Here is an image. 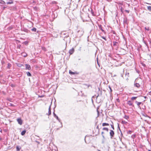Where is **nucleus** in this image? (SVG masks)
<instances>
[{"instance_id": "nucleus-18", "label": "nucleus", "mask_w": 151, "mask_h": 151, "mask_svg": "<svg viewBox=\"0 0 151 151\" xmlns=\"http://www.w3.org/2000/svg\"><path fill=\"white\" fill-rule=\"evenodd\" d=\"M109 124L106 123H103L102 124V126H109Z\"/></svg>"}, {"instance_id": "nucleus-34", "label": "nucleus", "mask_w": 151, "mask_h": 151, "mask_svg": "<svg viewBox=\"0 0 151 151\" xmlns=\"http://www.w3.org/2000/svg\"><path fill=\"white\" fill-rule=\"evenodd\" d=\"M117 124H118V129H119V130L120 132H121V130L119 127V124L118 123Z\"/></svg>"}, {"instance_id": "nucleus-8", "label": "nucleus", "mask_w": 151, "mask_h": 151, "mask_svg": "<svg viewBox=\"0 0 151 151\" xmlns=\"http://www.w3.org/2000/svg\"><path fill=\"white\" fill-rule=\"evenodd\" d=\"M99 29H101V31L103 32L104 34H105L106 33V32H105V31L103 29V28L102 27V26L101 25H99Z\"/></svg>"}, {"instance_id": "nucleus-27", "label": "nucleus", "mask_w": 151, "mask_h": 151, "mask_svg": "<svg viewBox=\"0 0 151 151\" xmlns=\"http://www.w3.org/2000/svg\"><path fill=\"white\" fill-rule=\"evenodd\" d=\"M0 3L1 4H5V2L2 0H0Z\"/></svg>"}, {"instance_id": "nucleus-39", "label": "nucleus", "mask_w": 151, "mask_h": 151, "mask_svg": "<svg viewBox=\"0 0 151 151\" xmlns=\"http://www.w3.org/2000/svg\"><path fill=\"white\" fill-rule=\"evenodd\" d=\"M22 56H23L24 57H25L26 56H27V54H24V53H23L22 54Z\"/></svg>"}, {"instance_id": "nucleus-37", "label": "nucleus", "mask_w": 151, "mask_h": 151, "mask_svg": "<svg viewBox=\"0 0 151 151\" xmlns=\"http://www.w3.org/2000/svg\"><path fill=\"white\" fill-rule=\"evenodd\" d=\"M101 37L103 38V39H104L105 41H106L107 40L106 39V37H104L103 36H101Z\"/></svg>"}, {"instance_id": "nucleus-57", "label": "nucleus", "mask_w": 151, "mask_h": 151, "mask_svg": "<svg viewBox=\"0 0 151 151\" xmlns=\"http://www.w3.org/2000/svg\"><path fill=\"white\" fill-rule=\"evenodd\" d=\"M150 102H151V100H150Z\"/></svg>"}, {"instance_id": "nucleus-22", "label": "nucleus", "mask_w": 151, "mask_h": 151, "mask_svg": "<svg viewBox=\"0 0 151 151\" xmlns=\"http://www.w3.org/2000/svg\"><path fill=\"white\" fill-rule=\"evenodd\" d=\"M121 123L123 124H126L127 123V122H126L124 120H122V121L121 122Z\"/></svg>"}, {"instance_id": "nucleus-13", "label": "nucleus", "mask_w": 151, "mask_h": 151, "mask_svg": "<svg viewBox=\"0 0 151 151\" xmlns=\"http://www.w3.org/2000/svg\"><path fill=\"white\" fill-rule=\"evenodd\" d=\"M8 0H6V1H8ZM10 1H9L7 2V4H13V1H12V0H9Z\"/></svg>"}, {"instance_id": "nucleus-47", "label": "nucleus", "mask_w": 151, "mask_h": 151, "mask_svg": "<svg viewBox=\"0 0 151 151\" xmlns=\"http://www.w3.org/2000/svg\"><path fill=\"white\" fill-rule=\"evenodd\" d=\"M96 128H97V129H98L99 130V126H97V127H96Z\"/></svg>"}, {"instance_id": "nucleus-53", "label": "nucleus", "mask_w": 151, "mask_h": 151, "mask_svg": "<svg viewBox=\"0 0 151 151\" xmlns=\"http://www.w3.org/2000/svg\"><path fill=\"white\" fill-rule=\"evenodd\" d=\"M93 96V97H95V96Z\"/></svg>"}, {"instance_id": "nucleus-21", "label": "nucleus", "mask_w": 151, "mask_h": 151, "mask_svg": "<svg viewBox=\"0 0 151 151\" xmlns=\"http://www.w3.org/2000/svg\"><path fill=\"white\" fill-rule=\"evenodd\" d=\"M26 74L28 76H32V75L30 73H29V72H27Z\"/></svg>"}, {"instance_id": "nucleus-15", "label": "nucleus", "mask_w": 151, "mask_h": 151, "mask_svg": "<svg viewBox=\"0 0 151 151\" xmlns=\"http://www.w3.org/2000/svg\"><path fill=\"white\" fill-rule=\"evenodd\" d=\"M129 73H126L125 76L126 77V80L128 79V78L129 77Z\"/></svg>"}, {"instance_id": "nucleus-28", "label": "nucleus", "mask_w": 151, "mask_h": 151, "mask_svg": "<svg viewBox=\"0 0 151 151\" xmlns=\"http://www.w3.org/2000/svg\"><path fill=\"white\" fill-rule=\"evenodd\" d=\"M137 97H132L131 98V99L132 100H134L136 99H137Z\"/></svg>"}, {"instance_id": "nucleus-32", "label": "nucleus", "mask_w": 151, "mask_h": 151, "mask_svg": "<svg viewBox=\"0 0 151 151\" xmlns=\"http://www.w3.org/2000/svg\"><path fill=\"white\" fill-rule=\"evenodd\" d=\"M132 131L129 130L127 131V133L128 134H131L132 133Z\"/></svg>"}, {"instance_id": "nucleus-12", "label": "nucleus", "mask_w": 151, "mask_h": 151, "mask_svg": "<svg viewBox=\"0 0 151 151\" xmlns=\"http://www.w3.org/2000/svg\"><path fill=\"white\" fill-rule=\"evenodd\" d=\"M135 103H136L137 104V106H138V107H139L140 108L139 105L140 104H142V103L141 102H137V101H135Z\"/></svg>"}, {"instance_id": "nucleus-33", "label": "nucleus", "mask_w": 151, "mask_h": 151, "mask_svg": "<svg viewBox=\"0 0 151 151\" xmlns=\"http://www.w3.org/2000/svg\"><path fill=\"white\" fill-rule=\"evenodd\" d=\"M85 86H87L88 88L90 86L91 87V85L90 84L87 85V84H85Z\"/></svg>"}, {"instance_id": "nucleus-5", "label": "nucleus", "mask_w": 151, "mask_h": 151, "mask_svg": "<svg viewBox=\"0 0 151 151\" xmlns=\"http://www.w3.org/2000/svg\"><path fill=\"white\" fill-rule=\"evenodd\" d=\"M113 46H118L119 45V43L118 42L116 41H113Z\"/></svg>"}, {"instance_id": "nucleus-10", "label": "nucleus", "mask_w": 151, "mask_h": 151, "mask_svg": "<svg viewBox=\"0 0 151 151\" xmlns=\"http://www.w3.org/2000/svg\"><path fill=\"white\" fill-rule=\"evenodd\" d=\"M123 23L124 24H128V22L127 18H124Z\"/></svg>"}, {"instance_id": "nucleus-54", "label": "nucleus", "mask_w": 151, "mask_h": 151, "mask_svg": "<svg viewBox=\"0 0 151 151\" xmlns=\"http://www.w3.org/2000/svg\"><path fill=\"white\" fill-rule=\"evenodd\" d=\"M98 150V151H101L100 150Z\"/></svg>"}, {"instance_id": "nucleus-29", "label": "nucleus", "mask_w": 151, "mask_h": 151, "mask_svg": "<svg viewBox=\"0 0 151 151\" xmlns=\"http://www.w3.org/2000/svg\"><path fill=\"white\" fill-rule=\"evenodd\" d=\"M147 9L149 11H151V6H148L147 7Z\"/></svg>"}, {"instance_id": "nucleus-36", "label": "nucleus", "mask_w": 151, "mask_h": 151, "mask_svg": "<svg viewBox=\"0 0 151 151\" xmlns=\"http://www.w3.org/2000/svg\"><path fill=\"white\" fill-rule=\"evenodd\" d=\"M109 88L110 90V93H111L112 92V90L111 87L109 86Z\"/></svg>"}, {"instance_id": "nucleus-1", "label": "nucleus", "mask_w": 151, "mask_h": 151, "mask_svg": "<svg viewBox=\"0 0 151 151\" xmlns=\"http://www.w3.org/2000/svg\"><path fill=\"white\" fill-rule=\"evenodd\" d=\"M84 33L83 29L82 28H80L79 29L78 31L77 34L78 36L80 37L83 35Z\"/></svg>"}, {"instance_id": "nucleus-35", "label": "nucleus", "mask_w": 151, "mask_h": 151, "mask_svg": "<svg viewBox=\"0 0 151 151\" xmlns=\"http://www.w3.org/2000/svg\"><path fill=\"white\" fill-rule=\"evenodd\" d=\"M91 13L93 15H95V14L92 10H91Z\"/></svg>"}, {"instance_id": "nucleus-24", "label": "nucleus", "mask_w": 151, "mask_h": 151, "mask_svg": "<svg viewBox=\"0 0 151 151\" xmlns=\"http://www.w3.org/2000/svg\"><path fill=\"white\" fill-rule=\"evenodd\" d=\"M111 128L113 129V130H114V127L113 123V122H112L111 124Z\"/></svg>"}, {"instance_id": "nucleus-50", "label": "nucleus", "mask_w": 151, "mask_h": 151, "mask_svg": "<svg viewBox=\"0 0 151 151\" xmlns=\"http://www.w3.org/2000/svg\"><path fill=\"white\" fill-rule=\"evenodd\" d=\"M97 112H98V114H99V111L98 110H97Z\"/></svg>"}, {"instance_id": "nucleus-42", "label": "nucleus", "mask_w": 151, "mask_h": 151, "mask_svg": "<svg viewBox=\"0 0 151 151\" xmlns=\"http://www.w3.org/2000/svg\"><path fill=\"white\" fill-rule=\"evenodd\" d=\"M10 86H11V87H15V85H14V84H11L10 85Z\"/></svg>"}, {"instance_id": "nucleus-45", "label": "nucleus", "mask_w": 151, "mask_h": 151, "mask_svg": "<svg viewBox=\"0 0 151 151\" xmlns=\"http://www.w3.org/2000/svg\"><path fill=\"white\" fill-rule=\"evenodd\" d=\"M120 132L121 133V137H123L122 133V132L121 131V132Z\"/></svg>"}, {"instance_id": "nucleus-38", "label": "nucleus", "mask_w": 151, "mask_h": 151, "mask_svg": "<svg viewBox=\"0 0 151 151\" xmlns=\"http://www.w3.org/2000/svg\"><path fill=\"white\" fill-rule=\"evenodd\" d=\"M145 30H146L147 31H148L149 30V27H145Z\"/></svg>"}, {"instance_id": "nucleus-44", "label": "nucleus", "mask_w": 151, "mask_h": 151, "mask_svg": "<svg viewBox=\"0 0 151 151\" xmlns=\"http://www.w3.org/2000/svg\"><path fill=\"white\" fill-rule=\"evenodd\" d=\"M116 101L118 102H120V100L119 99H116Z\"/></svg>"}, {"instance_id": "nucleus-48", "label": "nucleus", "mask_w": 151, "mask_h": 151, "mask_svg": "<svg viewBox=\"0 0 151 151\" xmlns=\"http://www.w3.org/2000/svg\"><path fill=\"white\" fill-rule=\"evenodd\" d=\"M106 1L108 2H110L112 0H106Z\"/></svg>"}, {"instance_id": "nucleus-23", "label": "nucleus", "mask_w": 151, "mask_h": 151, "mask_svg": "<svg viewBox=\"0 0 151 151\" xmlns=\"http://www.w3.org/2000/svg\"><path fill=\"white\" fill-rule=\"evenodd\" d=\"M11 66V64L10 63L8 64L7 68L9 69H10Z\"/></svg>"}, {"instance_id": "nucleus-43", "label": "nucleus", "mask_w": 151, "mask_h": 151, "mask_svg": "<svg viewBox=\"0 0 151 151\" xmlns=\"http://www.w3.org/2000/svg\"><path fill=\"white\" fill-rule=\"evenodd\" d=\"M125 11L127 12V13H129V10H125Z\"/></svg>"}, {"instance_id": "nucleus-17", "label": "nucleus", "mask_w": 151, "mask_h": 151, "mask_svg": "<svg viewBox=\"0 0 151 151\" xmlns=\"http://www.w3.org/2000/svg\"><path fill=\"white\" fill-rule=\"evenodd\" d=\"M21 149V147H20L18 146H17L16 149H17V151H19Z\"/></svg>"}, {"instance_id": "nucleus-25", "label": "nucleus", "mask_w": 151, "mask_h": 151, "mask_svg": "<svg viewBox=\"0 0 151 151\" xmlns=\"http://www.w3.org/2000/svg\"><path fill=\"white\" fill-rule=\"evenodd\" d=\"M129 117L127 115H125L124 116V119H127L129 118Z\"/></svg>"}, {"instance_id": "nucleus-56", "label": "nucleus", "mask_w": 151, "mask_h": 151, "mask_svg": "<svg viewBox=\"0 0 151 151\" xmlns=\"http://www.w3.org/2000/svg\"><path fill=\"white\" fill-rule=\"evenodd\" d=\"M85 142H86V140H85Z\"/></svg>"}, {"instance_id": "nucleus-52", "label": "nucleus", "mask_w": 151, "mask_h": 151, "mask_svg": "<svg viewBox=\"0 0 151 151\" xmlns=\"http://www.w3.org/2000/svg\"><path fill=\"white\" fill-rule=\"evenodd\" d=\"M66 44H67V43H65V44H66L65 47H66Z\"/></svg>"}, {"instance_id": "nucleus-19", "label": "nucleus", "mask_w": 151, "mask_h": 151, "mask_svg": "<svg viewBox=\"0 0 151 151\" xmlns=\"http://www.w3.org/2000/svg\"><path fill=\"white\" fill-rule=\"evenodd\" d=\"M134 85L135 86L138 88L140 86V85L138 83H136L134 84Z\"/></svg>"}, {"instance_id": "nucleus-41", "label": "nucleus", "mask_w": 151, "mask_h": 151, "mask_svg": "<svg viewBox=\"0 0 151 151\" xmlns=\"http://www.w3.org/2000/svg\"><path fill=\"white\" fill-rule=\"evenodd\" d=\"M52 4H56L57 3V2L55 1H52Z\"/></svg>"}, {"instance_id": "nucleus-4", "label": "nucleus", "mask_w": 151, "mask_h": 151, "mask_svg": "<svg viewBox=\"0 0 151 151\" xmlns=\"http://www.w3.org/2000/svg\"><path fill=\"white\" fill-rule=\"evenodd\" d=\"M17 121L18 124H19L20 125H21L22 124V121L20 118H18V119H17Z\"/></svg>"}, {"instance_id": "nucleus-51", "label": "nucleus", "mask_w": 151, "mask_h": 151, "mask_svg": "<svg viewBox=\"0 0 151 151\" xmlns=\"http://www.w3.org/2000/svg\"><path fill=\"white\" fill-rule=\"evenodd\" d=\"M121 11L122 12V8L121 9Z\"/></svg>"}, {"instance_id": "nucleus-30", "label": "nucleus", "mask_w": 151, "mask_h": 151, "mask_svg": "<svg viewBox=\"0 0 151 151\" xmlns=\"http://www.w3.org/2000/svg\"><path fill=\"white\" fill-rule=\"evenodd\" d=\"M17 66L19 67H21L23 66V65L21 64H18Z\"/></svg>"}, {"instance_id": "nucleus-9", "label": "nucleus", "mask_w": 151, "mask_h": 151, "mask_svg": "<svg viewBox=\"0 0 151 151\" xmlns=\"http://www.w3.org/2000/svg\"><path fill=\"white\" fill-rule=\"evenodd\" d=\"M74 49L73 48L70 50L69 51V53L70 55L72 54L74 52Z\"/></svg>"}, {"instance_id": "nucleus-6", "label": "nucleus", "mask_w": 151, "mask_h": 151, "mask_svg": "<svg viewBox=\"0 0 151 151\" xmlns=\"http://www.w3.org/2000/svg\"><path fill=\"white\" fill-rule=\"evenodd\" d=\"M25 65L26 69L30 70L31 69L30 66L29 65L26 64Z\"/></svg>"}, {"instance_id": "nucleus-2", "label": "nucleus", "mask_w": 151, "mask_h": 151, "mask_svg": "<svg viewBox=\"0 0 151 151\" xmlns=\"http://www.w3.org/2000/svg\"><path fill=\"white\" fill-rule=\"evenodd\" d=\"M53 115L54 116L56 119L59 121V122H60L62 124V127H63L62 125V122H61L60 119L58 117V116L55 114V111H54L53 112Z\"/></svg>"}, {"instance_id": "nucleus-26", "label": "nucleus", "mask_w": 151, "mask_h": 151, "mask_svg": "<svg viewBox=\"0 0 151 151\" xmlns=\"http://www.w3.org/2000/svg\"><path fill=\"white\" fill-rule=\"evenodd\" d=\"M146 50L147 51H147L148 50L149 52H150V51H151V48H146Z\"/></svg>"}, {"instance_id": "nucleus-20", "label": "nucleus", "mask_w": 151, "mask_h": 151, "mask_svg": "<svg viewBox=\"0 0 151 151\" xmlns=\"http://www.w3.org/2000/svg\"><path fill=\"white\" fill-rule=\"evenodd\" d=\"M26 132V131L25 130H24L23 131L21 132V135H24L25 134Z\"/></svg>"}, {"instance_id": "nucleus-3", "label": "nucleus", "mask_w": 151, "mask_h": 151, "mask_svg": "<svg viewBox=\"0 0 151 151\" xmlns=\"http://www.w3.org/2000/svg\"><path fill=\"white\" fill-rule=\"evenodd\" d=\"M110 137L111 139H113L114 136V131L112 130H110Z\"/></svg>"}, {"instance_id": "nucleus-11", "label": "nucleus", "mask_w": 151, "mask_h": 151, "mask_svg": "<svg viewBox=\"0 0 151 151\" xmlns=\"http://www.w3.org/2000/svg\"><path fill=\"white\" fill-rule=\"evenodd\" d=\"M51 104L49 108V110H48V115H50L51 114Z\"/></svg>"}, {"instance_id": "nucleus-40", "label": "nucleus", "mask_w": 151, "mask_h": 151, "mask_svg": "<svg viewBox=\"0 0 151 151\" xmlns=\"http://www.w3.org/2000/svg\"><path fill=\"white\" fill-rule=\"evenodd\" d=\"M104 134V132H101V134L102 135V137H103V138H104V136L103 135V134Z\"/></svg>"}, {"instance_id": "nucleus-31", "label": "nucleus", "mask_w": 151, "mask_h": 151, "mask_svg": "<svg viewBox=\"0 0 151 151\" xmlns=\"http://www.w3.org/2000/svg\"><path fill=\"white\" fill-rule=\"evenodd\" d=\"M31 30L35 32L36 31V29L35 28H33Z\"/></svg>"}, {"instance_id": "nucleus-14", "label": "nucleus", "mask_w": 151, "mask_h": 151, "mask_svg": "<svg viewBox=\"0 0 151 151\" xmlns=\"http://www.w3.org/2000/svg\"><path fill=\"white\" fill-rule=\"evenodd\" d=\"M69 73L70 74H71V75H74L75 74H77V73H75L74 72H73L71 71L70 70H69Z\"/></svg>"}, {"instance_id": "nucleus-55", "label": "nucleus", "mask_w": 151, "mask_h": 151, "mask_svg": "<svg viewBox=\"0 0 151 151\" xmlns=\"http://www.w3.org/2000/svg\"><path fill=\"white\" fill-rule=\"evenodd\" d=\"M148 151H151L150 150H149Z\"/></svg>"}, {"instance_id": "nucleus-49", "label": "nucleus", "mask_w": 151, "mask_h": 151, "mask_svg": "<svg viewBox=\"0 0 151 151\" xmlns=\"http://www.w3.org/2000/svg\"><path fill=\"white\" fill-rule=\"evenodd\" d=\"M99 96V94H98V95L96 96V98H97V97Z\"/></svg>"}, {"instance_id": "nucleus-7", "label": "nucleus", "mask_w": 151, "mask_h": 151, "mask_svg": "<svg viewBox=\"0 0 151 151\" xmlns=\"http://www.w3.org/2000/svg\"><path fill=\"white\" fill-rule=\"evenodd\" d=\"M127 104H128L130 106H134L133 103L131 101H128L127 102Z\"/></svg>"}, {"instance_id": "nucleus-16", "label": "nucleus", "mask_w": 151, "mask_h": 151, "mask_svg": "<svg viewBox=\"0 0 151 151\" xmlns=\"http://www.w3.org/2000/svg\"><path fill=\"white\" fill-rule=\"evenodd\" d=\"M102 130H106V131L107 132H108L109 131V129L108 128H106V127H104L102 129Z\"/></svg>"}, {"instance_id": "nucleus-46", "label": "nucleus", "mask_w": 151, "mask_h": 151, "mask_svg": "<svg viewBox=\"0 0 151 151\" xmlns=\"http://www.w3.org/2000/svg\"><path fill=\"white\" fill-rule=\"evenodd\" d=\"M42 50H43L45 51H46V48H45V47L42 48Z\"/></svg>"}]
</instances>
